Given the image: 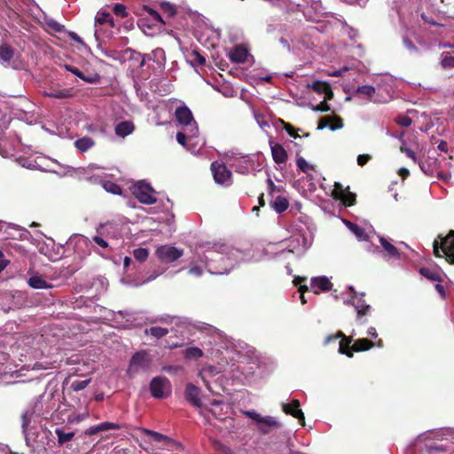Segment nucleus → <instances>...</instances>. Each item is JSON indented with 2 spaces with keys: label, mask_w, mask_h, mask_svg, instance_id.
<instances>
[{
  "label": "nucleus",
  "mask_w": 454,
  "mask_h": 454,
  "mask_svg": "<svg viewBox=\"0 0 454 454\" xmlns=\"http://www.w3.org/2000/svg\"><path fill=\"white\" fill-rule=\"evenodd\" d=\"M339 339V352L348 357H352L354 352L369 350V339H359L352 344V337L346 336L341 331H338L335 334L328 335L325 338L324 344L327 345L331 341H335Z\"/></svg>",
  "instance_id": "obj_1"
},
{
  "label": "nucleus",
  "mask_w": 454,
  "mask_h": 454,
  "mask_svg": "<svg viewBox=\"0 0 454 454\" xmlns=\"http://www.w3.org/2000/svg\"><path fill=\"white\" fill-rule=\"evenodd\" d=\"M375 86H371V100L386 103L392 98L394 81L390 76H377Z\"/></svg>",
  "instance_id": "obj_2"
},
{
  "label": "nucleus",
  "mask_w": 454,
  "mask_h": 454,
  "mask_svg": "<svg viewBox=\"0 0 454 454\" xmlns=\"http://www.w3.org/2000/svg\"><path fill=\"white\" fill-rule=\"evenodd\" d=\"M440 242L435 239L433 244L434 254L437 257L442 256L441 252L450 263H454V231H450L445 237L438 236Z\"/></svg>",
  "instance_id": "obj_3"
},
{
  "label": "nucleus",
  "mask_w": 454,
  "mask_h": 454,
  "mask_svg": "<svg viewBox=\"0 0 454 454\" xmlns=\"http://www.w3.org/2000/svg\"><path fill=\"white\" fill-rule=\"evenodd\" d=\"M131 192L143 204L152 205L157 201L155 191L144 181L135 184L131 188Z\"/></svg>",
  "instance_id": "obj_4"
},
{
  "label": "nucleus",
  "mask_w": 454,
  "mask_h": 454,
  "mask_svg": "<svg viewBox=\"0 0 454 454\" xmlns=\"http://www.w3.org/2000/svg\"><path fill=\"white\" fill-rule=\"evenodd\" d=\"M149 387L152 396L156 399L167 398L170 395L172 391V386L169 380L161 376L153 378Z\"/></svg>",
  "instance_id": "obj_5"
},
{
  "label": "nucleus",
  "mask_w": 454,
  "mask_h": 454,
  "mask_svg": "<svg viewBox=\"0 0 454 454\" xmlns=\"http://www.w3.org/2000/svg\"><path fill=\"white\" fill-rule=\"evenodd\" d=\"M210 169L215 183L227 186L231 184L232 173L225 164L214 161L211 163Z\"/></svg>",
  "instance_id": "obj_6"
},
{
  "label": "nucleus",
  "mask_w": 454,
  "mask_h": 454,
  "mask_svg": "<svg viewBox=\"0 0 454 454\" xmlns=\"http://www.w3.org/2000/svg\"><path fill=\"white\" fill-rule=\"evenodd\" d=\"M138 430H140L143 434L146 435L152 436L155 442H161L168 448H170L172 450L183 449V445L180 442H176L168 435L145 427H140L138 428Z\"/></svg>",
  "instance_id": "obj_7"
},
{
  "label": "nucleus",
  "mask_w": 454,
  "mask_h": 454,
  "mask_svg": "<svg viewBox=\"0 0 454 454\" xmlns=\"http://www.w3.org/2000/svg\"><path fill=\"white\" fill-rule=\"evenodd\" d=\"M151 364V359L145 351L136 352L130 361L129 372H137L139 369L146 370Z\"/></svg>",
  "instance_id": "obj_8"
},
{
  "label": "nucleus",
  "mask_w": 454,
  "mask_h": 454,
  "mask_svg": "<svg viewBox=\"0 0 454 454\" xmlns=\"http://www.w3.org/2000/svg\"><path fill=\"white\" fill-rule=\"evenodd\" d=\"M156 254L161 262L168 263L179 259L184 251L171 246H161L157 248Z\"/></svg>",
  "instance_id": "obj_9"
},
{
  "label": "nucleus",
  "mask_w": 454,
  "mask_h": 454,
  "mask_svg": "<svg viewBox=\"0 0 454 454\" xmlns=\"http://www.w3.org/2000/svg\"><path fill=\"white\" fill-rule=\"evenodd\" d=\"M380 246L382 247V251H380L378 247L376 251L382 253L383 256L387 259H398L400 258V253L398 249L385 237L376 235Z\"/></svg>",
  "instance_id": "obj_10"
},
{
  "label": "nucleus",
  "mask_w": 454,
  "mask_h": 454,
  "mask_svg": "<svg viewBox=\"0 0 454 454\" xmlns=\"http://www.w3.org/2000/svg\"><path fill=\"white\" fill-rule=\"evenodd\" d=\"M282 409L286 414L299 419L301 425H305V417L302 411L300 409L299 400L293 399L290 403H284Z\"/></svg>",
  "instance_id": "obj_11"
},
{
  "label": "nucleus",
  "mask_w": 454,
  "mask_h": 454,
  "mask_svg": "<svg viewBox=\"0 0 454 454\" xmlns=\"http://www.w3.org/2000/svg\"><path fill=\"white\" fill-rule=\"evenodd\" d=\"M307 87L311 89L317 94H324L325 100H332L333 98V91L330 83L323 81H314L312 83H308Z\"/></svg>",
  "instance_id": "obj_12"
},
{
  "label": "nucleus",
  "mask_w": 454,
  "mask_h": 454,
  "mask_svg": "<svg viewBox=\"0 0 454 454\" xmlns=\"http://www.w3.org/2000/svg\"><path fill=\"white\" fill-rule=\"evenodd\" d=\"M175 117L176 121L183 126H192V124H196L193 115L191 110L185 106H179L175 111Z\"/></svg>",
  "instance_id": "obj_13"
},
{
  "label": "nucleus",
  "mask_w": 454,
  "mask_h": 454,
  "mask_svg": "<svg viewBox=\"0 0 454 454\" xmlns=\"http://www.w3.org/2000/svg\"><path fill=\"white\" fill-rule=\"evenodd\" d=\"M310 287L314 294H318L320 292H327L332 289L333 284L325 276L311 278Z\"/></svg>",
  "instance_id": "obj_14"
},
{
  "label": "nucleus",
  "mask_w": 454,
  "mask_h": 454,
  "mask_svg": "<svg viewBox=\"0 0 454 454\" xmlns=\"http://www.w3.org/2000/svg\"><path fill=\"white\" fill-rule=\"evenodd\" d=\"M329 127L331 130H336L343 127L342 119L337 115L323 117L318 121L317 129Z\"/></svg>",
  "instance_id": "obj_15"
},
{
  "label": "nucleus",
  "mask_w": 454,
  "mask_h": 454,
  "mask_svg": "<svg viewBox=\"0 0 454 454\" xmlns=\"http://www.w3.org/2000/svg\"><path fill=\"white\" fill-rule=\"evenodd\" d=\"M364 296V293H362L360 294L355 293V294L351 298V304L356 310L357 318H361L362 317L365 316L367 313V309L369 308V306L365 302Z\"/></svg>",
  "instance_id": "obj_16"
},
{
  "label": "nucleus",
  "mask_w": 454,
  "mask_h": 454,
  "mask_svg": "<svg viewBox=\"0 0 454 454\" xmlns=\"http://www.w3.org/2000/svg\"><path fill=\"white\" fill-rule=\"evenodd\" d=\"M65 68L88 83H98L100 81V75L98 74H84L76 67L71 65H65Z\"/></svg>",
  "instance_id": "obj_17"
},
{
  "label": "nucleus",
  "mask_w": 454,
  "mask_h": 454,
  "mask_svg": "<svg viewBox=\"0 0 454 454\" xmlns=\"http://www.w3.org/2000/svg\"><path fill=\"white\" fill-rule=\"evenodd\" d=\"M200 389L193 384H188L185 387V398L189 401L193 406L200 407L201 401L200 398Z\"/></svg>",
  "instance_id": "obj_18"
},
{
  "label": "nucleus",
  "mask_w": 454,
  "mask_h": 454,
  "mask_svg": "<svg viewBox=\"0 0 454 454\" xmlns=\"http://www.w3.org/2000/svg\"><path fill=\"white\" fill-rule=\"evenodd\" d=\"M228 56L234 63H244L247 61L248 51L243 45H237L230 51Z\"/></svg>",
  "instance_id": "obj_19"
},
{
  "label": "nucleus",
  "mask_w": 454,
  "mask_h": 454,
  "mask_svg": "<svg viewBox=\"0 0 454 454\" xmlns=\"http://www.w3.org/2000/svg\"><path fill=\"white\" fill-rule=\"evenodd\" d=\"M270 149L273 160L277 164H282L287 160V153L280 144L270 143Z\"/></svg>",
  "instance_id": "obj_20"
},
{
  "label": "nucleus",
  "mask_w": 454,
  "mask_h": 454,
  "mask_svg": "<svg viewBox=\"0 0 454 454\" xmlns=\"http://www.w3.org/2000/svg\"><path fill=\"white\" fill-rule=\"evenodd\" d=\"M43 95L59 99L69 98L72 97V93L69 89H62L60 87H51L48 90L43 92Z\"/></svg>",
  "instance_id": "obj_21"
},
{
  "label": "nucleus",
  "mask_w": 454,
  "mask_h": 454,
  "mask_svg": "<svg viewBox=\"0 0 454 454\" xmlns=\"http://www.w3.org/2000/svg\"><path fill=\"white\" fill-rule=\"evenodd\" d=\"M15 50L7 43L0 45V62L4 66H11V60L13 59Z\"/></svg>",
  "instance_id": "obj_22"
},
{
  "label": "nucleus",
  "mask_w": 454,
  "mask_h": 454,
  "mask_svg": "<svg viewBox=\"0 0 454 454\" xmlns=\"http://www.w3.org/2000/svg\"><path fill=\"white\" fill-rule=\"evenodd\" d=\"M281 424L270 416H266L263 421L258 426V430L262 434H267L270 432L271 428H279Z\"/></svg>",
  "instance_id": "obj_23"
},
{
  "label": "nucleus",
  "mask_w": 454,
  "mask_h": 454,
  "mask_svg": "<svg viewBox=\"0 0 454 454\" xmlns=\"http://www.w3.org/2000/svg\"><path fill=\"white\" fill-rule=\"evenodd\" d=\"M135 129V125L132 121H123L119 122L115 126V134L118 137H125L126 136L131 134Z\"/></svg>",
  "instance_id": "obj_24"
},
{
  "label": "nucleus",
  "mask_w": 454,
  "mask_h": 454,
  "mask_svg": "<svg viewBox=\"0 0 454 454\" xmlns=\"http://www.w3.org/2000/svg\"><path fill=\"white\" fill-rule=\"evenodd\" d=\"M270 207L278 214L285 212L289 207L288 200L284 196H277L270 202Z\"/></svg>",
  "instance_id": "obj_25"
},
{
  "label": "nucleus",
  "mask_w": 454,
  "mask_h": 454,
  "mask_svg": "<svg viewBox=\"0 0 454 454\" xmlns=\"http://www.w3.org/2000/svg\"><path fill=\"white\" fill-rule=\"evenodd\" d=\"M95 142L89 137H83L74 142L75 147L82 153L88 151L94 145Z\"/></svg>",
  "instance_id": "obj_26"
},
{
  "label": "nucleus",
  "mask_w": 454,
  "mask_h": 454,
  "mask_svg": "<svg viewBox=\"0 0 454 454\" xmlns=\"http://www.w3.org/2000/svg\"><path fill=\"white\" fill-rule=\"evenodd\" d=\"M28 285L35 289H48L51 287L43 278L33 276L28 279Z\"/></svg>",
  "instance_id": "obj_27"
},
{
  "label": "nucleus",
  "mask_w": 454,
  "mask_h": 454,
  "mask_svg": "<svg viewBox=\"0 0 454 454\" xmlns=\"http://www.w3.org/2000/svg\"><path fill=\"white\" fill-rule=\"evenodd\" d=\"M343 194L335 193V199L340 200L344 206L350 207L355 204L356 195L350 192L348 190L346 192H342Z\"/></svg>",
  "instance_id": "obj_28"
},
{
  "label": "nucleus",
  "mask_w": 454,
  "mask_h": 454,
  "mask_svg": "<svg viewBox=\"0 0 454 454\" xmlns=\"http://www.w3.org/2000/svg\"><path fill=\"white\" fill-rule=\"evenodd\" d=\"M55 434L58 437V443L61 446L66 444L67 442L73 440L74 436V432H65L63 429L57 428L55 430Z\"/></svg>",
  "instance_id": "obj_29"
},
{
  "label": "nucleus",
  "mask_w": 454,
  "mask_h": 454,
  "mask_svg": "<svg viewBox=\"0 0 454 454\" xmlns=\"http://www.w3.org/2000/svg\"><path fill=\"white\" fill-rule=\"evenodd\" d=\"M175 325L176 327L173 328V331H175L176 334L180 333L184 335L185 333L190 332L191 324L188 323L186 319L176 318Z\"/></svg>",
  "instance_id": "obj_30"
},
{
  "label": "nucleus",
  "mask_w": 454,
  "mask_h": 454,
  "mask_svg": "<svg viewBox=\"0 0 454 454\" xmlns=\"http://www.w3.org/2000/svg\"><path fill=\"white\" fill-rule=\"evenodd\" d=\"M203 351L198 347H191L184 351V357L186 360L198 359L203 356Z\"/></svg>",
  "instance_id": "obj_31"
},
{
  "label": "nucleus",
  "mask_w": 454,
  "mask_h": 454,
  "mask_svg": "<svg viewBox=\"0 0 454 454\" xmlns=\"http://www.w3.org/2000/svg\"><path fill=\"white\" fill-rule=\"evenodd\" d=\"M212 408L209 410V411L212 413V415L219 419V420H223L224 418H223V414L222 413V405H223V402L222 401H219V400H213L211 403H210Z\"/></svg>",
  "instance_id": "obj_32"
},
{
  "label": "nucleus",
  "mask_w": 454,
  "mask_h": 454,
  "mask_svg": "<svg viewBox=\"0 0 454 454\" xmlns=\"http://www.w3.org/2000/svg\"><path fill=\"white\" fill-rule=\"evenodd\" d=\"M348 227L357 237L358 239H367L368 234L364 229L350 222L348 223Z\"/></svg>",
  "instance_id": "obj_33"
},
{
  "label": "nucleus",
  "mask_w": 454,
  "mask_h": 454,
  "mask_svg": "<svg viewBox=\"0 0 454 454\" xmlns=\"http://www.w3.org/2000/svg\"><path fill=\"white\" fill-rule=\"evenodd\" d=\"M96 24H109L111 27H114V19L109 12H98L96 16Z\"/></svg>",
  "instance_id": "obj_34"
},
{
  "label": "nucleus",
  "mask_w": 454,
  "mask_h": 454,
  "mask_svg": "<svg viewBox=\"0 0 454 454\" xmlns=\"http://www.w3.org/2000/svg\"><path fill=\"white\" fill-rule=\"evenodd\" d=\"M145 333L160 339L168 333V329L160 326H152L145 330Z\"/></svg>",
  "instance_id": "obj_35"
},
{
  "label": "nucleus",
  "mask_w": 454,
  "mask_h": 454,
  "mask_svg": "<svg viewBox=\"0 0 454 454\" xmlns=\"http://www.w3.org/2000/svg\"><path fill=\"white\" fill-rule=\"evenodd\" d=\"M400 151L402 153H405L406 156L409 157L410 159H411L415 163H418L420 166L421 169H423L421 162L416 156L415 153L406 145L405 141H402V144L400 146Z\"/></svg>",
  "instance_id": "obj_36"
},
{
  "label": "nucleus",
  "mask_w": 454,
  "mask_h": 454,
  "mask_svg": "<svg viewBox=\"0 0 454 454\" xmlns=\"http://www.w3.org/2000/svg\"><path fill=\"white\" fill-rule=\"evenodd\" d=\"M103 187L106 192L115 195H120L122 193V188L119 184L111 181L104 182Z\"/></svg>",
  "instance_id": "obj_37"
},
{
  "label": "nucleus",
  "mask_w": 454,
  "mask_h": 454,
  "mask_svg": "<svg viewBox=\"0 0 454 454\" xmlns=\"http://www.w3.org/2000/svg\"><path fill=\"white\" fill-rule=\"evenodd\" d=\"M441 65L443 68L454 67V56H450L447 52H443L441 56Z\"/></svg>",
  "instance_id": "obj_38"
},
{
  "label": "nucleus",
  "mask_w": 454,
  "mask_h": 454,
  "mask_svg": "<svg viewBox=\"0 0 454 454\" xmlns=\"http://www.w3.org/2000/svg\"><path fill=\"white\" fill-rule=\"evenodd\" d=\"M133 255L136 260L142 262L148 258L149 253L147 249L139 247L134 250Z\"/></svg>",
  "instance_id": "obj_39"
},
{
  "label": "nucleus",
  "mask_w": 454,
  "mask_h": 454,
  "mask_svg": "<svg viewBox=\"0 0 454 454\" xmlns=\"http://www.w3.org/2000/svg\"><path fill=\"white\" fill-rule=\"evenodd\" d=\"M161 11L166 13L168 17H173L176 13L175 5L163 2L160 4Z\"/></svg>",
  "instance_id": "obj_40"
},
{
  "label": "nucleus",
  "mask_w": 454,
  "mask_h": 454,
  "mask_svg": "<svg viewBox=\"0 0 454 454\" xmlns=\"http://www.w3.org/2000/svg\"><path fill=\"white\" fill-rule=\"evenodd\" d=\"M90 380L91 379H87L84 380H75L71 384V388L76 392L81 391L89 386Z\"/></svg>",
  "instance_id": "obj_41"
},
{
  "label": "nucleus",
  "mask_w": 454,
  "mask_h": 454,
  "mask_svg": "<svg viewBox=\"0 0 454 454\" xmlns=\"http://www.w3.org/2000/svg\"><path fill=\"white\" fill-rule=\"evenodd\" d=\"M306 278L304 277H295L294 279V284L296 286H299L298 291L300 294H305L309 290V287L307 285L302 284L306 281Z\"/></svg>",
  "instance_id": "obj_42"
},
{
  "label": "nucleus",
  "mask_w": 454,
  "mask_h": 454,
  "mask_svg": "<svg viewBox=\"0 0 454 454\" xmlns=\"http://www.w3.org/2000/svg\"><path fill=\"white\" fill-rule=\"evenodd\" d=\"M296 164H297V167L299 168V169L305 174H307L309 169H314V167L309 165V163L302 157H299L297 159Z\"/></svg>",
  "instance_id": "obj_43"
},
{
  "label": "nucleus",
  "mask_w": 454,
  "mask_h": 454,
  "mask_svg": "<svg viewBox=\"0 0 454 454\" xmlns=\"http://www.w3.org/2000/svg\"><path fill=\"white\" fill-rule=\"evenodd\" d=\"M113 12L116 16L121 18H126L128 16L126 6L121 4H116L113 8Z\"/></svg>",
  "instance_id": "obj_44"
},
{
  "label": "nucleus",
  "mask_w": 454,
  "mask_h": 454,
  "mask_svg": "<svg viewBox=\"0 0 454 454\" xmlns=\"http://www.w3.org/2000/svg\"><path fill=\"white\" fill-rule=\"evenodd\" d=\"M98 426L99 428V432L121 428L120 425L113 422H103L98 424Z\"/></svg>",
  "instance_id": "obj_45"
},
{
  "label": "nucleus",
  "mask_w": 454,
  "mask_h": 454,
  "mask_svg": "<svg viewBox=\"0 0 454 454\" xmlns=\"http://www.w3.org/2000/svg\"><path fill=\"white\" fill-rule=\"evenodd\" d=\"M395 122L402 127H409L411 125L412 121L407 115H398L395 118Z\"/></svg>",
  "instance_id": "obj_46"
},
{
  "label": "nucleus",
  "mask_w": 454,
  "mask_h": 454,
  "mask_svg": "<svg viewBox=\"0 0 454 454\" xmlns=\"http://www.w3.org/2000/svg\"><path fill=\"white\" fill-rule=\"evenodd\" d=\"M245 414L253 419L256 424L257 427L263 421L264 417L261 416V414L254 411H245Z\"/></svg>",
  "instance_id": "obj_47"
},
{
  "label": "nucleus",
  "mask_w": 454,
  "mask_h": 454,
  "mask_svg": "<svg viewBox=\"0 0 454 454\" xmlns=\"http://www.w3.org/2000/svg\"><path fill=\"white\" fill-rule=\"evenodd\" d=\"M328 100H324L320 102L318 105L312 107V110L315 112H324L327 113L331 111L330 106L327 103Z\"/></svg>",
  "instance_id": "obj_48"
},
{
  "label": "nucleus",
  "mask_w": 454,
  "mask_h": 454,
  "mask_svg": "<svg viewBox=\"0 0 454 454\" xmlns=\"http://www.w3.org/2000/svg\"><path fill=\"white\" fill-rule=\"evenodd\" d=\"M420 273L427 278L434 280V281L439 280V278H440L438 273L432 272L430 270H428L427 268H421Z\"/></svg>",
  "instance_id": "obj_49"
},
{
  "label": "nucleus",
  "mask_w": 454,
  "mask_h": 454,
  "mask_svg": "<svg viewBox=\"0 0 454 454\" xmlns=\"http://www.w3.org/2000/svg\"><path fill=\"white\" fill-rule=\"evenodd\" d=\"M192 61L199 66H204L206 64V59L200 54L197 51L192 52Z\"/></svg>",
  "instance_id": "obj_50"
},
{
  "label": "nucleus",
  "mask_w": 454,
  "mask_h": 454,
  "mask_svg": "<svg viewBox=\"0 0 454 454\" xmlns=\"http://www.w3.org/2000/svg\"><path fill=\"white\" fill-rule=\"evenodd\" d=\"M283 124H284L285 130L287 132V134L290 137H292L294 138L300 137V136L297 134L294 127L292 124H290L288 122H285V121H283Z\"/></svg>",
  "instance_id": "obj_51"
},
{
  "label": "nucleus",
  "mask_w": 454,
  "mask_h": 454,
  "mask_svg": "<svg viewBox=\"0 0 454 454\" xmlns=\"http://www.w3.org/2000/svg\"><path fill=\"white\" fill-rule=\"evenodd\" d=\"M267 185H268V192L270 195H272L275 192H281L282 187L277 186L271 178H268L266 180Z\"/></svg>",
  "instance_id": "obj_52"
},
{
  "label": "nucleus",
  "mask_w": 454,
  "mask_h": 454,
  "mask_svg": "<svg viewBox=\"0 0 454 454\" xmlns=\"http://www.w3.org/2000/svg\"><path fill=\"white\" fill-rule=\"evenodd\" d=\"M212 447L215 450L218 451L220 454H222L224 450L228 447L224 445L222 442L219 440L214 439L212 440Z\"/></svg>",
  "instance_id": "obj_53"
},
{
  "label": "nucleus",
  "mask_w": 454,
  "mask_h": 454,
  "mask_svg": "<svg viewBox=\"0 0 454 454\" xmlns=\"http://www.w3.org/2000/svg\"><path fill=\"white\" fill-rule=\"evenodd\" d=\"M92 240L102 248H107L109 247L108 242L99 235L93 236Z\"/></svg>",
  "instance_id": "obj_54"
},
{
  "label": "nucleus",
  "mask_w": 454,
  "mask_h": 454,
  "mask_svg": "<svg viewBox=\"0 0 454 454\" xmlns=\"http://www.w3.org/2000/svg\"><path fill=\"white\" fill-rule=\"evenodd\" d=\"M188 273L196 277H200L203 273V270L200 266L195 265L190 268Z\"/></svg>",
  "instance_id": "obj_55"
},
{
  "label": "nucleus",
  "mask_w": 454,
  "mask_h": 454,
  "mask_svg": "<svg viewBox=\"0 0 454 454\" xmlns=\"http://www.w3.org/2000/svg\"><path fill=\"white\" fill-rule=\"evenodd\" d=\"M369 161V154H360L357 157V164L359 166H364Z\"/></svg>",
  "instance_id": "obj_56"
},
{
  "label": "nucleus",
  "mask_w": 454,
  "mask_h": 454,
  "mask_svg": "<svg viewBox=\"0 0 454 454\" xmlns=\"http://www.w3.org/2000/svg\"><path fill=\"white\" fill-rule=\"evenodd\" d=\"M404 46L410 51H416L417 47L412 43V42L408 37H403V39Z\"/></svg>",
  "instance_id": "obj_57"
},
{
  "label": "nucleus",
  "mask_w": 454,
  "mask_h": 454,
  "mask_svg": "<svg viewBox=\"0 0 454 454\" xmlns=\"http://www.w3.org/2000/svg\"><path fill=\"white\" fill-rule=\"evenodd\" d=\"M98 433H99V428H98V426L96 425V426H92V427H89L87 430H85L84 434L92 435V434H96Z\"/></svg>",
  "instance_id": "obj_58"
},
{
  "label": "nucleus",
  "mask_w": 454,
  "mask_h": 454,
  "mask_svg": "<svg viewBox=\"0 0 454 454\" xmlns=\"http://www.w3.org/2000/svg\"><path fill=\"white\" fill-rule=\"evenodd\" d=\"M176 140L181 145H185L186 135L183 132L176 133Z\"/></svg>",
  "instance_id": "obj_59"
},
{
  "label": "nucleus",
  "mask_w": 454,
  "mask_h": 454,
  "mask_svg": "<svg viewBox=\"0 0 454 454\" xmlns=\"http://www.w3.org/2000/svg\"><path fill=\"white\" fill-rule=\"evenodd\" d=\"M184 342H167L166 348L169 349H174L177 348H182L184 346Z\"/></svg>",
  "instance_id": "obj_60"
},
{
  "label": "nucleus",
  "mask_w": 454,
  "mask_h": 454,
  "mask_svg": "<svg viewBox=\"0 0 454 454\" xmlns=\"http://www.w3.org/2000/svg\"><path fill=\"white\" fill-rule=\"evenodd\" d=\"M348 190L344 189L340 184H336L335 188L333 192V196L335 199V193L343 194L342 192H346Z\"/></svg>",
  "instance_id": "obj_61"
},
{
  "label": "nucleus",
  "mask_w": 454,
  "mask_h": 454,
  "mask_svg": "<svg viewBox=\"0 0 454 454\" xmlns=\"http://www.w3.org/2000/svg\"><path fill=\"white\" fill-rule=\"evenodd\" d=\"M437 148L440 151L446 153L448 151V143L444 140H441L438 144Z\"/></svg>",
  "instance_id": "obj_62"
},
{
  "label": "nucleus",
  "mask_w": 454,
  "mask_h": 454,
  "mask_svg": "<svg viewBox=\"0 0 454 454\" xmlns=\"http://www.w3.org/2000/svg\"><path fill=\"white\" fill-rule=\"evenodd\" d=\"M204 372H208L210 375L216 373V369L214 366H208L205 368L200 374L202 375Z\"/></svg>",
  "instance_id": "obj_63"
},
{
  "label": "nucleus",
  "mask_w": 454,
  "mask_h": 454,
  "mask_svg": "<svg viewBox=\"0 0 454 454\" xmlns=\"http://www.w3.org/2000/svg\"><path fill=\"white\" fill-rule=\"evenodd\" d=\"M435 289L441 294L442 297L445 296V290H444L443 286H442L441 284H436Z\"/></svg>",
  "instance_id": "obj_64"
}]
</instances>
